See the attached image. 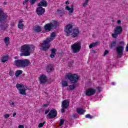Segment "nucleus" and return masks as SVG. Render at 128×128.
Instances as JSON below:
<instances>
[{
  "label": "nucleus",
  "mask_w": 128,
  "mask_h": 128,
  "mask_svg": "<svg viewBox=\"0 0 128 128\" xmlns=\"http://www.w3.org/2000/svg\"><path fill=\"white\" fill-rule=\"evenodd\" d=\"M36 46L32 44H24L21 46L20 56H28L34 51Z\"/></svg>",
  "instance_id": "obj_1"
},
{
  "label": "nucleus",
  "mask_w": 128,
  "mask_h": 128,
  "mask_svg": "<svg viewBox=\"0 0 128 128\" xmlns=\"http://www.w3.org/2000/svg\"><path fill=\"white\" fill-rule=\"evenodd\" d=\"M14 64L17 68H28V66H30V62L28 59H18L14 61Z\"/></svg>",
  "instance_id": "obj_2"
},
{
  "label": "nucleus",
  "mask_w": 128,
  "mask_h": 128,
  "mask_svg": "<svg viewBox=\"0 0 128 128\" xmlns=\"http://www.w3.org/2000/svg\"><path fill=\"white\" fill-rule=\"evenodd\" d=\"M58 24V22L56 20H52L50 23L46 24L44 28L46 32H50L54 28H56Z\"/></svg>",
  "instance_id": "obj_3"
},
{
  "label": "nucleus",
  "mask_w": 128,
  "mask_h": 128,
  "mask_svg": "<svg viewBox=\"0 0 128 128\" xmlns=\"http://www.w3.org/2000/svg\"><path fill=\"white\" fill-rule=\"evenodd\" d=\"M65 78H68L72 84H76L78 82L80 77L76 74L70 72L65 75Z\"/></svg>",
  "instance_id": "obj_4"
},
{
  "label": "nucleus",
  "mask_w": 128,
  "mask_h": 128,
  "mask_svg": "<svg viewBox=\"0 0 128 128\" xmlns=\"http://www.w3.org/2000/svg\"><path fill=\"white\" fill-rule=\"evenodd\" d=\"M52 40H54L52 38H46V40L43 42V43L40 46V50L46 52L48 50L50 49V46L48 44Z\"/></svg>",
  "instance_id": "obj_5"
},
{
  "label": "nucleus",
  "mask_w": 128,
  "mask_h": 128,
  "mask_svg": "<svg viewBox=\"0 0 128 128\" xmlns=\"http://www.w3.org/2000/svg\"><path fill=\"white\" fill-rule=\"evenodd\" d=\"M16 88L18 90L19 94L22 96H26V90H28V87L22 84H17Z\"/></svg>",
  "instance_id": "obj_6"
},
{
  "label": "nucleus",
  "mask_w": 128,
  "mask_h": 128,
  "mask_svg": "<svg viewBox=\"0 0 128 128\" xmlns=\"http://www.w3.org/2000/svg\"><path fill=\"white\" fill-rule=\"evenodd\" d=\"M82 50V42L80 41L74 42L71 46V50L73 54H78Z\"/></svg>",
  "instance_id": "obj_7"
},
{
  "label": "nucleus",
  "mask_w": 128,
  "mask_h": 128,
  "mask_svg": "<svg viewBox=\"0 0 128 128\" xmlns=\"http://www.w3.org/2000/svg\"><path fill=\"white\" fill-rule=\"evenodd\" d=\"M124 47L122 46H119L116 48V52H117V58H121L124 56Z\"/></svg>",
  "instance_id": "obj_8"
},
{
  "label": "nucleus",
  "mask_w": 128,
  "mask_h": 128,
  "mask_svg": "<svg viewBox=\"0 0 128 128\" xmlns=\"http://www.w3.org/2000/svg\"><path fill=\"white\" fill-rule=\"evenodd\" d=\"M58 116V111L56 109H52L50 110L49 113L46 115V118L48 120H52L56 118Z\"/></svg>",
  "instance_id": "obj_9"
},
{
  "label": "nucleus",
  "mask_w": 128,
  "mask_h": 128,
  "mask_svg": "<svg viewBox=\"0 0 128 128\" xmlns=\"http://www.w3.org/2000/svg\"><path fill=\"white\" fill-rule=\"evenodd\" d=\"M73 28L74 26L72 24H68L65 26L64 32L67 36H70V34L72 32Z\"/></svg>",
  "instance_id": "obj_10"
},
{
  "label": "nucleus",
  "mask_w": 128,
  "mask_h": 128,
  "mask_svg": "<svg viewBox=\"0 0 128 128\" xmlns=\"http://www.w3.org/2000/svg\"><path fill=\"white\" fill-rule=\"evenodd\" d=\"M80 30L78 28H76L72 30V32L71 33V38H78L80 36Z\"/></svg>",
  "instance_id": "obj_11"
},
{
  "label": "nucleus",
  "mask_w": 128,
  "mask_h": 128,
  "mask_svg": "<svg viewBox=\"0 0 128 128\" xmlns=\"http://www.w3.org/2000/svg\"><path fill=\"white\" fill-rule=\"evenodd\" d=\"M96 89H94L92 88H89L86 90L85 94L87 96H94V94H96Z\"/></svg>",
  "instance_id": "obj_12"
},
{
  "label": "nucleus",
  "mask_w": 128,
  "mask_h": 128,
  "mask_svg": "<svg viewBox=\"0 0 128 128\" xmlns=\"http://www.w3.org/2000/svg\"><path fill=\"white\" fill-rule=\"evenodd\" d=\"M6 18H8V15L2 10H0V22H4Z\"/></svg>",
  "instance_id": "obj_13"
},
{
  "label": "nucleus",
  "mask_w": 128,
  "mask_h": 128,
  "mask_svg": "<svg viewBox=\"0 0 128 128\" xmlns=\"http://www.w3.org/2000/svg\"><path fill=\"white\" fill-rule=\"evenodd\" d=\"M46 12V9L42 7H38L36 9V13L38 16H42Z\"/></svg>",
  "instance_id": "obj_14"
},
{
  "label": "nucleus",
  "mask_w": 128,
  "mask_h": 128,
  "mask_svg": "<svg viewBox=\"0 0 128 128\" xmlns=\"http://www.w3.org/2000/svg\"><path fill=\"white\" fill-rule=\"evenodd\" d=\"M70 106V101L68 100H64L62 102V108H68Z\"/></svg>",
  "instance_id": "obj_15"
},
{
  "label": "nucleus",
  "mask_w": 128,
  "mask_h": 128,
  "mask_svg": "<svg viewBox=\"0 0 128 128\" xmlns=\"http://www.w3.org/2000/svg\"><path fill=\"white\" fill-rule=\"evenodd\" d=\"M114 32H116L117 34H120L122 32V28L120 26H116L114 30Z\"/></svg>",
  "instance_id": "obj_16"
},
{
  "label": "nucleus",
  "mask_w": 128,
  "mask_h": 128,
  "mask_svg": "<svg viewBox=\"0 0 128 128\" xmlns=\"http://www.w3.org/2000/svg\"><path fill=\"white\" fill-rule=\"evenodd\" d=\"M65 8L66 10H69L68 14L70 16V14L74 12V4H72L70 8L67 6H66Z\"/></svg>",
  "instance_id": "obj_17"
},
{
  "label": "nucleus",
  "mask_w": 128,
  "mask_h": 128,
  "mask_svg": "<svg viewBox=\"0 0 128 128\" xmlns=\"http://www.w3.org/2000/svg\"><path fill=\"white\" fill-rule=\"evenodd\" d=\"M37 6L40 7L44 6V8H46V6H48V2H46V0L41 1Z\"/></svg>",
  "instance_id": "obj_18"
},
{
  "label": "nucleus",
  "mask_w": 128,
  "mask_h": 128,
  "mask_svg": "<svg viewBox=\"0 0 128 128\" xmlns=\"http://www.w3.org/2000/svg\"><path fill=\"white\" fill-rule=\"evenodd\" d=\"M42 30V28L40 25H36L34 26V32H40Z\"/></svg>",
  "instance_id": "obj_19"
},
{
  "label": "nucleus",
  "mask_w": 128,
  "mask_h": 128,
  "mask_svg": "<svg viewBox=\"0 0 128 128\" xmlns=\"http://www.w3.org/2000/svg\"><path fill=\"white\" fill-rule=\"evenodd\" d=\"M46 72H52L54 70V65L52 64H49L46 66Z\"/></svg>",
  "instance_id": "obj_20"
},
{
  "label": "nucleus",
  "mask_w": 128,
  "mask_h": 128,
  "mask_svg": "<svg viewBox=\"0 0 128 128\" xmlns=\"http://www.w3.org/2000/svg\"><path fill=\"white\" fill-rule=\"evenodd\" d=\"M40 84H46V76L42 75L40 77Z\"/></svg>",
  "instance_id": "obj_21"
},
{
  "label": "nucleus",
  "mask_w": 128,
  "mask_h": 128,
  "mask_svg": "<svg viewBox=\"0 0 128 128\" xmlns=\"http://www.w3.org/2000/svg\"><path fill=\"white\" fill-rule=\"evenodd\" d=\"M51 54L50 56V57L51 58H54L56 56V50L54 48L51 49Z\"/></svg>",
  "instance_id": "obj_22"
},
{
  "label": "nucleus",
  "mask_w": 128,
  "mask_h": 128,
  "mask_svg": "<svg viewBox=\"0 0 128 128\" xmlns=\"http://www.w3.org/2000/svg\"><path fill=\"white\" fill-rule=\"evenodd\" d=\"M76 112L78 114H84L86 111L82 109V108H76Z\"/></svg>",
  "instance_id": "obj_23"
},
{
  "label": "nucleus",
  "mask_w": 128,
  "mask_h": 128,
  "mask_svg": "<svg viewBox=\"0 0 128 128\" xmlns=\"http://www.w3.org/2000/svg\"><path fill=\"white\" fill-rule=\"evenodd\" d=\"M8 28V26L4 22H1L0 24V28L2 30H6V28Z\"/></svg>",
  "instance_id": "obj_24"
},
{
  "label": "nucleus",
  "mask_w": 128,
  "mask_h": 128,
  "mask_svg": "<svg viewBox=\"0 0 128 128\" xmlns=\"http://www.w3.org/2000/svg\"><path fill=\"white\" fill-rule=\"evenodd\" d=\"M76 84H72L71 85H70L68 88V90H76Z\"/></svg>",
  "instance_id": "obj_25"
},
{
  "label": "nucleus",
  "mask_w": 128,
  "mask_h": 128,
  "mask_svg": "<svg viewBox=\"0 0 128 128\" xmlns=\"http://www.w3.org/2000/svg\"><path fill=\"white\" fill-rule=\"evenodd\" d=\"M4 42L6 44V46H8V44H10V38L9 37H6L4 39Z\"/></svg>",
  "instance_id": "obj_26"
},
{
  "label": "nucleus",
  "mask_w": 128,
  "mask_h": 128,
  "mask_svg": "<svg viewBox=\"0 0 128 128\" xmlns=\"http://www.w3.org/2000/svg\"><path fill=\"white\" fill-rule=\"evenodd\" d=\"M8 56H4L2 58V62H8Z\"/></svg>",
  "instance_id": "obj_27"
},
{
  "label": "nucleus",
  "mask_w": 128,
  "mask_h": 128,
  "mask_svg": "<svg viewBox=\"0 0 128 128\" xmlns=\"http://www.w3.org/2000/svg\"><path fill=\"white\" fill-rule=\"evenodd\" d=\"M98 42H93L92 44H90V45L89 46V48H92L96 46H98Z\"/></svg>",
  "instance_id": "obj_28"
},
{
  "label": "nucleus",
  "mask_w": 128,
  "mask_h": 128,
  "mask_svg": "<svg viewBox=\"0 0 128 128\" xmlns=\"http://www.w3.org/2000/svg\"><path fill=\"white\" fill-rule=\"evenodd\" d=\"M116 46V41H112L110 46V48H114Z\"/></svg>",
  "instance_id": "obj_29"
},
{
  "label": "nucleus",
  "mask_w": 128,
  "mask_h": 128,
  "mask_svg": "<svg viewBox=\"0 0 128 128\" xmlns=\"http://www.w3.org/2000/svg\"><path fill=\"white\" fill-rule=\"evenodd\" d=\"M22 74V70H17L15 73V76H16L18 77L19 76H20V74Z\"/></svg>",
  "instance_id": "obj_30"
},
{
  "label": "nucleus",
  "mask_w": 128,
  "mask_h": 128,
  "mask_svg": "<svg viewBox=\"0 0 128 128\" xmlns=\"http://www.w3.org/2000/svg\"><path fill=\"white\" fill-rule=\"evenodd\" d=\"M62 85L63 87L68 86V82L66 80H63L62 82Z\"/></svg>",
  "instance_id": "obj_31"
},
{
  "label": "nucleus",
  "mask_w": 128,
  "mask_h": 128,
  "mask_svg": "<svg viewBox=\"0 0 128 128\" xmlns=\"http://www.w3.org/2000/svg\"><path fill=\"white\" fill-rule=\"evenodd\" d=\"M84 2L82 4V6H84V8H86V6L88 4V2H90V0H84Z\"/></svg>",
  "instance_id": "obj_32"
},
{
  "label": "nucleus",
  "mask_w": 128,
  "mask_h": 128,
  "mask_svg": "<svg viewBox=\"0 0 128 128\" xmlns=\"http://www.w3.org/2000/svg\"><path fill=\"white\" fill-rule=\"evenodd\" d=\"M85 118H90V120H92V118H94V116H92L90 114H87L85 116Z\"/></svg>",
  "instance_id": "obj_33"
},
{
  "label": "nucleus",
  "mask_w": 128,
  "mask_h": 128,
  "mask_svg": "<svg viewBox=\"0 0 128 128\" xmlns=\"http://www.w3.org/2000/svg\"><path fill=\"white\" fill-rule=\"evenodd\" d=\"M18 26L20 30H22L24 25V24H18Z\"/></svg>",
  "instance_id": "obj_34"
},
{
  "label": "nucleus",
  "mask_w": 128,
  "mask_h": 128,
  "mask_svg": "<svg viewBox=\"0 0 128 128\" xmlns=\"http://www.w3.org/2000/svg\"><path fill=\"white\" fill-rule=\"evenodd\" d=\"M57 12H60V16H62V14H64V10H60L58 9V10H57Z\"/></svg>",
  "instance_id": "obj_35"
},
{
  "label": "nucleus",
  "mask_w": 128,
  "mask_h": 128,
  "mask_svg": "<svg viewBox=\"0 0 128 128\" xmlns=\"http://www.w3.org/2000/svg\"><path fill=\"white\" fill-rule=\"evenodd\" d=\"M44 124H46V121L44 122H43L40 123L38 125V128H42L44 126Z\"/></svg>",
  "instance_id": "obj_36"
},
{
  "label": "nucleus",
  "mask_w": 128,
  "mask_h": 128,
  "mask_svg": "<svg viewBox=\"0 0 128 128\" xmlns=\"http://www.w3.org/2000/svg\"><path fill=\"white\" fill-rule=\"evenodd\" d=\"M64 120L61 119L60 120V123L59 124V126H64Z\"/></svg>",
  "instance_id": "obj_37"
},
{
  "label": "nucleus",
  "mask_w": 128,
  "mask_h": 128,
  "mask_svg": "<svg viewBox=\"0 0 128 128\" xmlns=\"http://www.w3.org/2000/svg\"><path fill=\"white\" fill-rule=\"evenodd\" d=\"M118 33L116 32H114V34H112V36L114 38H118Z\"/></svg>",
  "instance_id": "obj_38"
},
{
  "label": "nucleus",
  "mask_w": 128,
  "mask_h": 128,
  "mask_svg": "<svg viewBox=\"0 0 128 128\" xmlns=\"http://www.w3.org/2000/svg\"><path fill=\"white\" fill-rule=\"evenodd\" d=\"M37 0H30V4H36V2Z\"/></svg>",
  "instance_id": "obj_39"
},
{
  "label": "nucleus",
  "mask_w": 128,
  "mask_h": 128,
  "mask_svg": "<svg viewBox=\"0 0 128 128\" xmlns=\"http://www.w3.org/2000/svg\"><path fill=\"white\" fill-rule=\"evenodd\" d=\"M28 2H30V0H24L23 2L24 6H26V4H28Z\"/></svg>",
  "instance_id": "obj_40"
},
{
  "label": "nucleus",
  "mask_w": 128,
  "mask_h": 128,
  "mask_svg": "<svg viewBox=\"0 0 128 128\" xmlns=\"http://www.w3.org/2000/svg\"><path fill=\"white\" fill-rule=\"evenodd\" d=\"M9 104H10V106H11L12 108H14V102H12V100H10L9 102Z\"/></svg>",
  "instance_id": "obj_41"
},
{
  "label": "nucleus",
  "mask_w": 128,
  "mask_h": 128,
  "mask_svg": "<svg viewBox=\"0 0 128 128\" xmlns=\"http://www.w3.org/2000/svg\"><path fill=\"white\" fill-rule=\"evenodd\" d=\"M50 38H56V33L54 32H52L50 34Z\"/></svg>",
  "instance_id": "obj_42"
},
{
  "label": "nucleus",
  "mask_w": 128,
  "mask_h": 128,
  "mask_svg": "<svg viewBox=\"0 0 128 128\" xmlns=\"http://www.w3.org/2000/svg\"><path fill=\"white\" fill-rule=\"evenodd\" d=\"M50 112V108L46 109L45 110V114H48Z\"/></svg>",
  "instance_id": "obj_43"
},
{
  "label": "nucleus",
  "mask_w": 128,
  "mask_h": 128,
  "mask_svg": "<svg viewBox=\"0 0 128 128\" xmlns=\"http://www.w3.org/2000/svg\"><path fill=\"white\" fill-rule=\"evenodd\" d=\"M67 108H62L61 109V112H62V114H64V112H66V110Z\"/></svg>",
  "instance_id": "obj_44"
},
{
  "label": "nucleus",
  "mask_w": 128,
  "mask_h": 128,
  "mask_svg": "<svg viewBox=\"0 0 128 128\" xmlns=\"http://www.w3.org/2000/svg\"><path fill=\"white\" fill-rule=\"evenodd\" d=\"M9 74L10 76H14V72L10 70L9 72Z\"/></svg>",
  "instance_id": "obj_45"
},
{
  "label": "nucleus",
  "mask_w": 128,
  "mask_h": 128,
  "mask_svg": "<svg viewBox=\"0 0 128 128\" xmlns=\"http://www.w3.org/2000/svg\"><path fill=\"white\" fill-rule=\"evenodd\" d=\"M4 118H10V114H6L4 116Z\"/></svg>",
  "instance_id": "obj_46"
},
{
  "label": "nucleus",
  "mask_w": 128,
  "mask_h": 128,
  "mask_svg": "<svg viewBox=\"0 0 128 128\" xmlns=\"http://www.w3.org/2000/svg\"><path fill=\"white\" fill-rule=\"evenodd\" d=\"M108 54V50H106L104 52V56H106Z\"/></svg>",
  "instance_id": "obj_47"
},
{
  "label": "nucleus",
  "mask_w": 128,
  "mask_h": 128,
  "mask_svg": "<svg viewBox=\"0 0 128 128\" xmlns=\"http://www.w3.org/2000/svg\"><path fill=\"white\" fill-rule=\"evenodd\" d=\"M96 88L99 92H102V87H98Z\"/></svg>",
  "instance_id": "obj_48"
},
{
  "label": "nucleus",
  "mask_w": 128,
  "mask_h": 128,
  "mask_svg": "<svg viewBox=\"0 0 128 128\" xmlns=\"http://www.w3.org/2000/svg\"><path fill=\"white\" fill-rule=\"evenodd\" d=\"M18 128H24V125H19Z\"/></svg>",
  "instance_id": "obj_49"
},
{
  "label": "nucleus",
  "mask_w": 128,
  "mask_h": 128,
  "mask_svg": "<svg viewBox=\"0 0 128 128\" xmlns=\"http://www.w3.org/2000/svg\"><path fill=\"white\" fill-rule=\"evenodd\" d=\"M22 22H24V20L21 19V20H19L18 24H22Z\"/></svg>",
  "instance_id": "obj_50"
},
{
  "label": "nucleus",
  "mask_w": 128,
  "mask_h": 128,
  "mask_svg": "<svg viewBox=\"0 0 128 128\" xmlns=\"http://www.w3.org/2000/svg\"><path fill=\"white\" fill-rule=\"evenodd\" d=\"M43 106L44 108H48V104H44Z\"/></svg>",
  "instance_id": "obj_51"
},
{
  "label": "nucleus",
  "mask_w": 128,
  "mask_h": 128,
  "mask_svg": "<svg viewBox=\"0 0 128 128\" xmlns=\"http://www.w3.org/2000/svg\"><path fill=\"white\" fill-rule=\"evenodd\" d=\"M122 22V21H120V20H118L117 21V24H120Z\"/></svg>",
  "instance_id": "obj_52"
},
{
  "label": "nucleus",
  "mask_w": 128,
  "mask_h": 128,
  "mask_svg": "<svg viewBox=\"0 0 128 128\" xmlns=\"http://www.w3.org/2000/svg\"><path fill=\"white\" fill-rule=\"evenodd\" d=\"M65 4H70V1L67 0Z\"/></svg>",
  "instance_id": "obj_53"
},
{
  "label": "nucleus",
  "mask_w": 128,
  "mask_h": 128,
  "mask_svg": "<svg viewBox=\"0 0 128 128\" xmlns=\"http://www.w3.org/2000/svg\"><path fill=\"white\" fill-rule=\"evenodd\" d=\"M120 44H124V42L123 41H121L119 42Z\"/></svg>",
  "instance_id": "obj_54"
},
{
  "label": "nucleus",
  "mask_w": 128,
  "mask_h": 128,
  "mask_svg": "<svg viewBox=\"0 0 128 128\" xmlns=\"http://www.w3.org/2000/svg\"><path fill=\"white\" fill-rule=\"evenodd\" d=\"M16 116V113L14 112V113L13 114V117L14 118V116Z\"/></svg>",
  "instance_id": "obj_55"
},
{
  "label": "nucleus",
  "mask_w": 128,
  "mask_h": 128,
  "mask_svg": "<svg viewBox=\"0 0 128 128\" xmlns=\"http://www.w3.org/2000/svg\"><path fill=\"white\" fill-rule=\"evenodd\" d=\"M126 52H128V44H127V46H126Z\"/></svg>",
  "instance_id": "obj_56"
},
{
  "label": "nucleus",
  "mask_w": 128,
  "mask_h": 128,
  "mask_svg": "<svg viewBox=\"0 0 128 128\" xmlns=\"http://www.w3.org/2000/svg\"><path fill=\"white\" fill-rule=\"evenodd\" d=\"M116 84H114V82H112V86H114Z\"/></svg>",
  "instance_id": "obj_57"
},
{
  "label": "nucleus",
  "mask_w": 128,
  "mask_h": 128,
  "mask_svg": "<svg viewBox=\"0 0 128 128\" xmlns=\"http://www.w3.org/2000/svg\"><path fill=\"white\" fill-rule=\"evenodd\" d=\"M14 58L15 60H16V59L18 58V56H15V57H14Z\"/></svg>",
  "instance_id": "obj_58"
},
{
  "label": "nucleus",
  "mask_w": 128,
  "mask_h": 128,
  "mask_svg": "<svg viewBox=\"0 0 128 128\" xmlns=\"http://www.w3.org/2000/svg\"><path fill=\"white\" fill-rule=\"evenodd\" d=\"M4 6H6V2H4Z\"/></svg>",
  "instance_id": "obj_59"
},
{
  "label": "nucleus",
  "mask_w": 128,
  "mask_h": 128,
  "mask_svg": "<svg viewBox=\"0 0 128 128\" xmlns=\"http://www.w3.org/2000/svg\"><path fill=\"white\" fill-rule=\"evenodd\" d=\"M93 52H96V50H92Z\"/></svg>",
  "instance_id": "obj_60"
},
{
  "label": "nucleus",
  "mask_w": 128,
  "mask_h": 128,
  "mask_svg": "<svg viewBox=\"0 0 128 128\" xmlns=\"http://www.w3.org/2000/svg\"><path fill=\"white\" fill-rule=\"evenodd\" d=\"M42 0V2H44V0Z\"/></svg>",
  "instance_id": "obj_61"
}]
</instances>
